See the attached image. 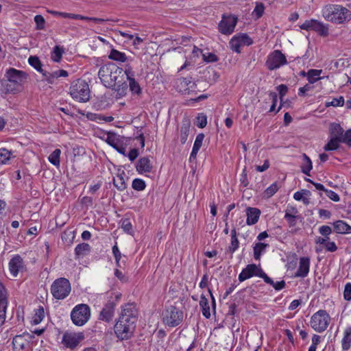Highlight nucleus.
<instances>
[{
  "label": "nucleus",
  "instance_id": "nucleus-55",
  "mask_svg": "<svg viewBox=\"0 0 351 351\" xmlns=\"http://www.w3.org/2000/svg\"><path fill=\"white\" fill-rule=\"evenodd\" d=\"M322 247H323V250L325 249L326 251L329 252H335L338 249L336 243L334 241H330L322 244Z\"/></svg>",
  "mask_w": 351,
  "mask_h": 351
},
{
  "label": "nucleus",
  "instance_id": "nucleus-35",
  "mask_svg": "<svg viewBox=\"0 0 351 351\" xmlns=\"http://www.w3.org/2000/svg\"><path fill=\"white\" fill-rule=\"evenodd\" d=\"M322 73V70L318 69H310L306 73L307 80L309 84H314L319 80L322 79L319 77L320 74Z\"/></svg>",
  "mask_w": 351,
  "mask_h": 351
},
{
  "label": "nucleus",
  "instance_id": "nucleus-49",
  "mask_svg": "<svg viewBox=\"0 0 351 351\" xmlns=\"http://www.w3.org/2000/svg\"><path fill=\"white\" fill-rule=\"evenodd\" d=\"M12 152L5 148L0 149V163L5 164L10 158Z\"/></svg>",
  "mask_w": 351,
  "mask_h": 351
},
{
  "label": "nucleus",
  "instance_id": "nucleus-45",
  "mask_svg": "<svg viewBox=\"0 0 351 351\" xmlns=\"http://www.w3.org/2000/svg\"><path fill=\"white\" fill-rule=\"evenodd\" d=\"M113 184L120 191H123L127 188V184L122 175H118L117 180L114 179Z\"/></svg>",
  "mask_w": 351,
  "mask_h": 351
},
{
  "label": "nucleus",
  "instance_id": "nucleus-21",
  "mask_svg": "<svg viewBox=\"0 0 351 351\" xmlns=\"http://www.w3.org/2000/svg\"><path fill=\"white\" fill-rule=\"evenodd\" d=\"M247 221V225H254L258 221L261 215V210L256 208L248 207L246 209Z\"/></svg>",
  "mask_w": 351,
  "mask_h": 351
},
{
  "label": "nucleus",
  "instance_id": "nucleus-53",
  "mask_svg": "<svg viewBox=\"0 0 351 351\" xmlns=\"http://www.w3.org/2000/svg\"><path fill=\"white\" fill-rule=\"evenodd\" d=\"M0 303L5 306L8 302V293L5 286L0 281Z\"/></svg>",
  "mask_w": 351,
  "mask_h": 351
},
{
  "label": "nucleus",
  "instance_id": "nucleus-14",
  "mask_svg": "<svg viewBox=\"0 0 351 351\" xmlns=\"http://www.w3.org/2000/svg\"><path fill=\"white\" fill-rule=\"evenodd\" d=\"M116 303L114 301H108L100 312L99 319L110 322L112 320L114 314Z\"/></svg>",
  "mask_w": 351,
  "mask_h": 351
},
{
  "label": "nucleus",
  "instance_id": "nucleus-22",
  "mask_svg": "<svg viewBox=\"0 0 351 351\" xmlns=\"http://www.w3.org/2000/svg\"><path fill=\"white\" fill-rule=\"evenodd\" d=\"M256 270V264H249L244 268L239 275V280L243 282L248 278L255 276Z\"/></svg>",
  "mask_w": 351,
  "mask_h": 351
},
{
  "label": "nucleus",
  "instance_id": "nucleus-23",
  "mask_svg": "<svg viewBox=\"0 0 351 351\" xmlns=\"http://www.w3.org/2000/svg\"><path fill=\"white\" fill-rule=\"evenodd\" d=\"M335 231L338 234L351 233V226L342 220H337L333 223Z\"/></svg>",
  "mask_w": 351,
  "mask_h": 351
},
{
  "label": "nucleus",
  "instance_id": "nucleus-11",
  "mask_svg": "<svg viewBox=\"0 0 351 351\" xmlns=\"http://www.w3.org/2000/svg\"><path fill=\"white\" fill-rule=\"evenodd\" d=\"M252 43V39L247 34H239L231 38L229 45L233 51L240 53L242 45L250 46Z\"/></svg>",
  "mask_w": 351,
  "mask_h": 351
},
{
  "label": "nucleus",
  "instance_id": "nucleus-27",
  "mask_svg": "<svg viewBox=\"0 0 351 351\" xmlns=\"http://www.w3.org/2000/svg\"><path fill=\"white\" fill-rule=\"evenodd\" d=\"M237 23H218L219 32L226 36L232 34L235 29Z\"/></svg>",
  "mask_w": 351,
  "mask_h": 351
},
{
  "label": "nucleus",
  "instance_id": "nucleus-12",
  "mask_svg": "<svg viewBox=\"0 0 351 351\" xmlns=\"http://www.w3.org/2000/svg\"><path fill=\"white\" fill-rule=\"evenodd\" d=\"M5 76L8 81L15 82L16 86L19 85L22 86L23 82L27 78V74L25 72L17 70L14 68H10L8 69Z\"/></svg>",
  "mask_w": 351,
  "mask_h": 351
},
{
  "label": "nucleus",
  "instance_id": "nucleus-39",
  "mask_svg": "<svg viewBox=\"0 0 351 351\" xmlns=\"http://www.w3.org/2000/svg\"><path fill=\"white\" fill-rule=\"evenodd\" d=\"M195 85L194 82H192L187 77H182L180 79V86L181 88H184V91L185 93L189 94L190 89L193 88V86Z\"/></svg>",
  "mask_w": 351,
  "mask_h": 351
},
{
  "label": "nucleus",
  "instance_id": "nucleus-13",
  "mask_svg": "<svg viewBox=\"0 0 351 351\" xmlns=\"http://www.w3.org/2000/svg\"><path fill=\"white\" fill-rule=\"evenodd\" d=\"M302 29L316 32L322 36H326L328 34V24L324 23H302L299 26Z\"/></svg>",
  "mask_w": 351,
  "mask_h": 351
},
{
  "label": "nucleus",
  "instance_id": "nucleus-63",
  "mask_svg": "<svg viewBox=\"0 0 351 351\" xmlns=\"http://www.w3.org/2000/svg\"><path fill=\"white\" fill-rule=\"evenodd\" d=\"M197 127H199V128H204L206 127V125L207 124L206 116H205L204 114L199 115L197 117Z\"/></svg>",
  "mask_w": 351,
  "mask_h": 351
},
{
  "label": "nucleus",
  "instance_id": "nucleus-10",
  "mask_svg": "<svg viewBox=\"0 0 351 351\" xmlns=\"http://www.w3.org/2000/svg\"><path fill=\"white\" fill-rule=\"evenodd\" d=\"M84 339L83 332L66 331L62 335V343L66 348L74 350Z\"/></svg>",
  "mask_w": 351,
  "mask_h": 351
},
{
  "label": "nucleus",
  "instance_id": "nucleus-59",
  "mask_svg": "<svg viewBox=\"0 0 351 351\" xmlns=\"http://www.w3.org/2000/svg\"><path fill=\"white\" fill-rule=\"evenodd\" d=\"M73 232L71 230H66L62 234V239L63 241L68 242V243H72L73 239H74V235H73Z\"/></svg>",
  "mask_w": 351,
  "mask_h": 351
},
{
  "label": "nucleus",
  "instance_id": "nucleus-36",
  "mask_svg": "<svg viewBox=\"0 0 351 351\" xmlns=\"http://www.w3.org/2000/svg\"><path fill=\"white\" fill-rule=\"evenodd\" d=\"M108 58L110 60L121 62H125L127 60V56L124 53L114 49H111Z\"/></svg>",
  "mask_w": 351,
  "mask_h": 351
},
{
  "label": "nucleus",
  "instance_id": "nucleus-7",
  "mask_svg": "<svg viewBox=\"0 0 351 351\" xmlns=\"http://www.w3.org/2000/svg\"><path fill=\"white\" fill-rule=\"evenodd\" d=\"M330 321V317L325 310H319L314 313L311 319V326L317 332L326 330Z\"/></svg>",
  "mask_w": 351,
  "mask_h": 351
},
{
  "label": "nucleus",
  "instance_id": "nucleus-51",
  "mask_svg": "<svg viewBox=\"0 0 351 351\" xmlns=\"http://www.w3.org/2000/svg\"><path fill=\"white\" fill-rule=\"evenodd\" d=\"M121 228L123 231L128 234H132V225L130 222V219L125 218L121 220Z\"/></svg>",
  "mask_w": 351,
  "mask_h": 351
},
{
  "label": "nucleus",
  "instance_id": "nucleus-29",
  "mask_svg": "<svg viewBox=\"0 0 351 351\" xmlns=\"http://www.w3.org/2000/svg\"><path fill=\"white\" fill-rule=\"evenodd\" d=\"M269 247V245L265 243H256L253 247L254 250V258L255 260L259 261L261 259V254L265 252L266 248Z\"/></svg>",
  "mask_w": 351,
  "mask_h": 351
},
{
  "label": "nucleus",
  "instance_id": "nucleus-5",
  "mask_svg": "<svg viewBox=\"0 0 351 351\" xmlns=\"http://www.w3.org/2000/svg\"><path fill=\"white\" fill-rule=\"evenodd\" d=\"M71 291L70 282L65 278L56 279L51 286V293L57 300L66 298Z\"/></svg>",
  "mask_w": 351,
  "mask_h": 351
},
{
  "label": "nucleus",
  "instance_id": "nucleus-41",
  "mask_svg": "<svg viewBox=\"0 0 351 351\" xmlns=\"http://www.w3.org/2000/svg\"><path fill=\"white\" fill-rule=\"evenodd\" d=\"M129 82L130 90L132 94L140 95L142 94V89L137 81L134 79H130Z\"/></svg>",
  "mask_w": 351,
  "mask_h": 351
},
{
  "label": "nucleus",
  "instance_id": "nucleus-8",
  "mask_svg": "<svg viewBox=\"0 0 351 351\" xmlns=\"http://www.w3.org/2000/svg\"><path fill=\"white\" fill-rule=\"evenodd\" d=\"M90 316V307L85 304L75 306L72 310L71 317L73 324L76 326H83L88 322Z\"/></svg>",
  "mask_w": 351,
  "mask_h": 351
},
{
  "label": "nucleus",
  "instance_id": "nucleus-30",
  "mask_svg": "<svg viewBox=\"0 0 351 351\" xmlns=\"http://www.w3.org/2000/svg\"><path fill=\"white\" fill-rule=\"evenodd\" d=\"M303 162L301 165V171L306 176H310V171L313 169L312 162L310 158L306 154L302 155Z\"/></svg>",
  "mask_w": 351,
  "mask_h": 351
},
{
  "label": "nucleus",
  "instance_id": "nucleus-64",
  "mask_svg": "<svg viewBox=\"0 0 351 351\" xmlns=\"http://www.w3.org/2000/svg\"><path fill=\"white\" fill-rule=\"evenodd\" d=\"M325 193L328 198L334 202H339L340 199L339 195L333 191L326 189Z\"/></svg>",
  "mask_w": 351,
  "mask_h": 351
},
{
  "label": "nucleus",
  "instance_id": "nucleus-31",
  "mask_svg": "<svg viewBox=\"0 0 351 351\" xmlns=\"http://www.w3.org/2000/svg\"><path fill=\"white\" fill-rule=\"evenodd\" d=\"M128 87L129 84H128L126 82H122V80L119 79L117 81L116 86L112 87V88L114 90L119 96L123 97L127 94Z\"/></svg>",
  "mask_w": 351,
  "mask_h": 351
},
{
  "label": "nucleus",
  "instance_id": "nucleus-33",
  "mask_svg": "<svg viewBox=\"0 0 351 351\" xmlns=\"http://www.w3.org/2000/svg\"><path fill=\"white\" fill-rule=\"evenodd\" d=\"M342 143L341 139L331 137L330 141L324 147V151H335L339 149L340 143Z\"/></svg>",
  "mask_w": 351,
  "mask_h": 351
},
{
  "label": "nucleus",
  "instance_id": "nucleus-47",
  "mask_svg": "<svg viewBox=\"0 0 351 351\" xmlns=\"http://www.w3.org/2000/svg\"><path fill=\"white\" fill-rule=\"evenodd\" d=\"M132 187L138 191H143L146 187L145 182L141 178H135L132 183Z\"/></svg>",
  "mask_w": 351,
  "mask_h": 351
},
{
  "label": "nucleus",
  "instance_id": "nucleus-56",
  "mask_svg": "<svg viewBox=\"0 0 351 351\" xmlns=\"http://www.w3.org/2000/svg\"><path fill=\"white\" fill-rule=\"evenodd\" d=\"M112 253L116 261V265L117 267H121L120 261L121 258V253L120 252L117 243L112 247Z\"/></svg>",
  "mask_w": 351,
  "mask_h": 351
},
{
  "label": "nucleus",
  "instance_id": "nucleus-3",
  "mask_svg": "<svg viewBox=\"0 0 351 351\" xmlns=\"http://www.w3.org/2000/svg\"><path fill=\"white\" fill-rule=\"evenodd\" d=\"M325 20L330 22H344L351 20V11L340 5H327L322 9Z\"/></svg>",
  "mask_w": 351,
  "mask_h": 351
},
{
  "label": "nucleus",
  "instance_id": "nucleus-18",
  "mask_svg": "<svg viewBox=\"0 0 351 351\" xmlns=\"http://www.w3.org/2000/svg\"><path fill=\"white\" fill-rule=\"evenodd\" d=\"M310 258L308 257H301L299 262V267L295 272V277L304 278L309 272Z\"/></svg>",
  "mask_w": 351,
  "mask_h": 351
},
{
  "label": "nucleus",
  "instance_id": "nucleus-24",
  "mask_svg": "<svg viewBox=\"0 0 351 351\" xmlns=\"http://www.w3.org/2000/svg\"><path fill=\"white\" fill-rule=\"evenodd\" d=\"M330 132L331 137L342 139L345 132L339 123H332L330 125Z\"/></svg>",
  "mask_w": 351,
  "mask_h": 351
},
{
  "label": "nucleus",
  "instance_id": "nucleus-50",
  "mask_svg": "<svg viewBox=\"0 0 351 351\" xmlns=\"http://www.w3.org/2000/svg\"><path fill=\"white\" fill-rule=\"evenodd\" d=\"M64 51L63 49L60 47L59 46H56L53 48V51L52 53L51 58L54 62H58L62 56Z\"/></svg>",
  "mask_w": 351,
  "mask_h": 351
},
{
  "label": "nucleus",
  "instance_id": "nucleus-60",
  "mask_svg": "<svg viewBox=\"0 0 351 351\" xmlns=\"http://www.w3.org/2000/svg\"><path fill=\"white\" fill-rule=\"evenodd\" d=\"M343 298L346 301L351 300V283L348 282L346 284L343 291Z\"/></svg>",
  "mask_w": 351,
  "mask_h": 351
},
{
  "label": "nucleus",
  "instance_id": "nucleus-58",
  "mask_svg": "<svg viewBox=\"0 0 351 351\" xmlns=\"http://www.w3.org/2000/svg\"><path fill=\"white\" fill-rule=\"evenodd\" d=\"M7 307L8 303H5V306L0 303V326H2L5 322Z\"/></svg>",
  "mask_w": 351,
  "mask_h": 351
},
{
  "label": "nucleus",
  "instance_id": "nucleus-32",
  "mask_svg": "<svg viewBox=\"0 0 351 351\" xmlns=\"http://www.w3.org/2000/svg\"><path fill=\"white\" fill-rule=\"evenodd\" d=\"M45 317V311L42 306H39L37 309L35 310L34 315L32 317L31 323L32 325H37L40 324Z\"/></svg>",
  "mask_w": 351,
  "mask_h": 351
},
{
  "label": "nucleus",
  "instance_id": "nucleus-4",
  "mask_svg": "<svg viewBox=\"0 0 351 351\" xmlns=\"http://www.w3.org/2000/svg\"><path fill=\"white\" fill-rule=\"evenodd\" d=\"M71 97L79 102H86L90 98V89L88 83L77 79L71 83L69 88Z\"/></svg>",
  "mask_w": 351,
  "mask_h": 351
},
{
  "label": "nucleus",
  "instance_id": "nucleus-44",
  "mask_svg": "<svg viewBox=\"0 0 351 351\" xmlns=\"http://www.w3.org/2000/svg\"><path fill=\"white\" fill-rule=\"evenodd\" d=\"M61 151L59 149H56L49 156V161L55 166L60 165V156Z\"/></svg>",
  "mask_w": 351,
  "mask_h": 351
},
{
  "label": "nucleus",
  "instance_id": "nucleus-9",
  "mask_svg": "<svg viewBox=\"0 0 351 351\" xmlns=\"http://www.w3.org/2000/svg\"><path fill=\"white\" fill-rule=\"evenodd\" d=\"M287 64V58L280 50H274L271 52L268 56L265 63L267 68L270 71L277 69Z\"/></svg>",
  "mask_w": 351,
  "mask_h": 351
},
{
  "label": "nucleus",
  "instance_id": "nucleus-15",
  "mask_svg": "<svg viewBox=\"0 0 351 351\" xmlns=\"http://www.w3.org/2000/svg\"><path fill=\"white\" fill-rule=\"evenodd\" d=\"M106 141L119 154L123 155L124 156H127L125 148L121 145L119 138L115 134H109Z\"/></svg>",
  "mask_w": 351,
  "mask_h": 351
},
{
  "label": "nucleus",
  "instance_id": "nucleus-54",
  "mask_svg": "<svg viewBox=\"0 0 351 351\" xmlns=\"http://www.w3.org/2000/svg\"><path fill=\"white\" fill-rule=\"evenodd\" d=\"M239 247V241L237 237H231L230 245L228 248V251L233 254Z\"/></svg>",
  "mask_w": 351,
  "mask_h": 351
},
{
  "label": "nucleus",
  "instance_id": "nucleus-40",
  "mask_svg": "<svg viewBox=\"0 0 351 351\" xmlns=\"http://www.w3.org/2000/svg\"><path fill=\"white\" fill-rule=\"evenodd\" d=\"M279 189L277 182H274L267 187L263 192V197L269 199Z\"/></svg>",
  "mask_w": 351,
  "mask_h": 351
},
{
  "label": "nucleus",
  "instance_id": "nucleus-46",
  "mask_svg": "<svg viewBox=\"0 0 351 351\" xmlns=\"http://www.w3.org/2000/svg\"><path fill=\"white\" fill-rule=\"evenodd\" d=\"M265 7L262 3H257L254 10L252 13V16L254 20L261 18L264 13Z\"/></svg>",
  "mask_w": 351,
  "mask_h": 351
},
{
  "label": "nucleus",
  "instance_id": "nucleus-26",
  "mask_svg": "<svg viewBox=\"0 0 351 351\" xmlns=\"http://www.w3.org/2000/svg\"><path fill=\"white\" fill-rule=\"evenodd\" d=\"M91 250V247L88 243H82L78 244L75 248V255L77 258L84 256Z\"/></svg>",
  "mask_w": 351,
  "mask_h": 351
},
{
  "label": "nucleus",
  "instance_id": "nucleus-42",
  "mask_svg": "<svg viewBox=\"0 0 351 351\" xmlns=\"http://www.w3.org/2000/svg\"><path fill=\"white\" fill-rule=\"evenodd\" d=\"M12 344L14 350L18 348L20 350H23L25 346V340L23 339V335H16L12 339Z\"/></svg>",
  "mask_w": 351,
  "mask_h": 351
},
{
  "label": "nucleus",
  "instance_id": "nucleus-17",
  "mask_svg": "<svg viewBox=\"0 0 351 351\" xmlns=\"http://www.w3.org/2000/svg\"><path fill=\"white\" fill-rule=\"evenodd\" d=\"M51 13H52L53 14L56 15V16H60L63 19H69V20H75V21L89 20V21H99V22H105V21H108V20H104V19H98L96 18H90L88 16L80 15V14H71V13H66V12H58L51 11Z\"/></svg>",
  "mask_w": 351,
  "mask_h": 351
},
{
  "label": "nucleus",
  "instance_id": "nucleus-52",
  "mask_svg": "<svg viewBox=\"0 0 351 351\" xmlns=\"http://www.w3.org/2000/svg\"><path fill=\"white\" fill-rule=\"evenodd\" d=\"M344 105V98L343 96H340L338 98H333L331 101L326 102V106H343Z\"/></svg>",
  "mask_w": 351,
  "mask_h": 351
},
{
  "label": "nucleus",
  "instance_id": "nucleus-16",
  "mask_svg": "<svg viewBox=\"0 0 351 351\" xmlns=\"http://www.w3.org/2000/svg\"><path fill=\"white\" fill-rule=\"evenodd\" d=\"M136 169L140 173H146L152 172L153 165L148 157H142L136 162Z\"/></svg>",
  "mask_w": 351,
  "mask_h": 351
},
{
  "label": "nucleus",
  "instance_id": "nucleus-20",
  "mask_svg": "<svg viewBox=\"0 0 351 351\" xmlns=\"http://www.w3.org/2000/svg\"><path fill=\"white\" fill-rule=\"evenodd\" d=\"M298 210L293 206L287 207L285 210V219L287 221L289 227H293L297 223L299 216L296 215Z\"/></svg>",
  "mask_w": 351,
  "mask_h": 351
},
{
  "label": "nucleus",
  "instance_id": "nucleus-62",
  "mask_svg": "<svg viewBox=\"0 0 351 351\" xmlns=\"http://www.w3.org/2000/svg\"><path fill=\"white\" fill-rule=\"evenodd\" d=\"M123 72L125 74L128 80H130V79H134V72L132 67L130 64H126L125 66V70Z\"/></svg>",
  "mask_w": 351,
  "mask_h": 351
},
{
  "label": "nucleus",
  "instance_id": "nucleus-38",
  "mask_svg": "<svg viewBox=\"0 0 351 351\" xmlns=\"http://www.w3.org/2000/svg\"><path fill=\"white\" fill-rule=\"evenodd\" d=\"M4 88L6 90V93L14 94L21 90L22 86L19 85L16 86V85L15 84V82L7 80V82L4 84Z\"/></svg>",
  "mask_w": 351,
  "mask_h": 351
},
{
  "label": "nucleus",
  "instance_id": "nucleus-37",
  "mask_svg": "<svg viewBox=\"0 0 351 351\" xmlns=\"http://www.w3.org/2000/svg\"><path fill=\"white\" fill-rule=\"evenodd\" d=\"M29 64L34 67L38 72L43 73V64L41 63L40 59L37 56H31L28 58Z\"/></svg>",
  "mask_w": 351,
  "mask_h": 351
},
{
  "label": "nucleus",
  "instance_id": "nucleus-25",
  "mask_svg": "<svg viewBox=\"0 0 351 351\" xmlns=\"http://www.w3.org/2000/svg\"><path fill=\"white\" fill-rule=\"evenodd\" d=\"M191 123L188 120L184 121L180 127V142L184 144L188 138L190 131Z\"/></svg>",
  "mask_w": 351,
  "mask_h": 351
},
{
  "label": "nucleus",
  "instance_id": "nucleus-43",
  "mask_svg": "<svg viewBox=\"0 0 351 351\" xmlns=\"http://www.w3.org/2000/svg\"><path fill=\"white\" fill-rule=\"evenodd\" d=\"M330 241V236H323L322 237H318L315 239V243L317 245L315 247V252L319 253L323 250L322 245Z\"/></svg>",
  "mask_w": 351,
  "mask_h": 351
},
{
  "label": "nucleus",
  "instance_id": "nucleus-48",
  "mask_svg": "<svg viewBox=\"0 0 351 351\" xmlns=\"http://www.w3.org/2000/svg\"><path fill=\"white\" fill-rule=\"evenodd\" d=\"M255 276L260 277L264 280V282L267 284H272V279L269 277L263 270L258 266L256 265V270L255 272Z\"/></svg>",
  "mask_w": 351,
  "mask_h": 351
},
{
  "label": "nucleus",
  "instance_id": "nucleus-28",
  "mask_svg": "<svg viewBox=\"0 0 351 351\" xmlns=\"http://www.w3.org/2000/svg\"><path fill=\"white\" fill-rule=\"evenodd\" d=\"M341 346L343 350L346 351L350 348L351 346V327L345 329L343 337L341 340Z\"/></svg>",
  "mask_w": 351,
  "mask_h": 351
},
{
  "label": "nucleus",
  "instance_id": "nucleus-2",
  "mask_svg": "<svg viewBox=\"0 0 351 351\" xmlns=\"http://www.w3.org/2000/svg\"><path fill=\"white\" fill-rule=\"evenodd\" d=\"M123 71L116 64L109 62L100 67L98 76L104 86L110 88L116 86L117 81L123 77Z\"/></svg>",
  "mask_w": 351,
  "mask_h": 351
},
{
  "label": "nucleus",
  "instance_id": "nucleus-61",
  "mask_svg": "<svg viewBox=\"0 0 351 351\" xmlns=\"http://www.w3.org/2000/svg\"><path fill=\"white\" fill-rule=\"evenodd\" d=\"M341 141L348 147H351V129L348 130L344 132Z\"/></svg>",
  "mask_w": 351,
  "mask_h": 351
},
{
  "label": "nucleus",
  "instance_id": "nucleus-57",
  "mask_svg": "<svg viewBox=\"0 0 351 351\" xmlns=\"http://www.w3.org/2000/svg\"><path fill=\"white\" fill-rule=\"evenodd\" d=\"M204 138V134L203 133H199L197 135L196 138L195 140L193 148L195 149H199L201 148L202 145V142Z\"/></svg>",
  "mask_w": 351,
  "mask_h": 351
},
{
  "label": "nucleus",
  "instance_id": "nucleus-1",
  "mask_svg": "<svg viewBox=\"0 0 351 351\" xmlns=\"http://www.w3.org/2000/svg\"><path fill=\"white\" fill-rule=\"evenodd\" d=\"M138 311L134 303H128L121 306V312L117 321L114 330L117 337L121 341L130 339L136 328Z\"/></svg>",
  "mask_w": 351,
  "mask_h": 351
},
{
  "label": "nucleus",
  "instance_id": "nucleus-19",
  "mask_svg": "<svg viewBox=\"0 0 351 351\" xmlns=\"http://www.w3.org/2000/svg\"><path fill=\"white\" fill-rule=\"evenodd\" d=\"M23 267V261L19 255L14 256L9 262V269L13 277H16Z\"/></svg>",
  "mask_w": 351,
  "mask_h": 351
},
{
  "label": "nucleus",
  "instance_id": "nucleus-34",
  "mask_svg": "<svg viewBox=\"0 0 351 351\" xmlns=\"http://www.w3.org/2000/svg\"><path fill=\"white\" fill-rule=\"evenodd\" d=\"M199 306L202 308L203 315L206 318H209L210 317V306L208 300L204 295H202L200 297Z\"/></svg>",
  "mask_w": 351,
  "mask_h": 351
},
{
  "label": "nucleus",
  "instance_id": "nucleus-6",
  "mask_svg": "<svg viewBox=\"0 0 351 351\" xmlns=\"http://www.w3.org/2000/svg\"><path fill=\"white\" fill-rule=\"evenodd\" d=\"M183 320V312L176 307L170 306L162 313L163 323L169 327H176Z\"/></svg>",
  "mask_w": 351,
  "mask_h": 351
}]
</instances>
